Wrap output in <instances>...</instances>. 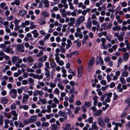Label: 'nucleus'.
<instances>
[{"label":"nucleus","instance_id":"09e8293b","mask_svg":"<svg viewBox=\"0 0 130 130\" xmlns=\"http://www.w3.org/2000/svg\"><path fill=\"white\" fill-rule=\"evenodd\" d=\"M43 54V52L42 51H40L39 53L36 55V57H40Z\"/></svg>","mask_w":130,"mask_h":130},{"label":"nucleus","instance_id":"bf43d9fd","mask_svg":"<svg viewBox=\"0 0 130 130\" xmlns=\"http://www.w3.org/2000/svg\"><path fill=\"white\" fill-rule=\"evenodd\" d=\"M26 71L28 72H35L34 70L29 67L27 68H26Z\"/></svg>","mask_w":130,"mask_h":130},{"label":"nucleus","instance_id":"13d9d810","mask_svg":"<svg viewBox=\"0 0 130 130\" xmlns=\"http://www.w3.org/2000/svg\"><path fill=\"white\" fill-rule=\"evenodd\" d=\"M50 124L48 122H43L42 123V127L48 126Z\"/></svg>","mask_w":130,"mask_h":130},{"label":"nucleus","instance_id":"f257e3e1","mask_svg":"<svg viewBox=\"0 0 130 130\" xmlns=\"http://www.w3.org/2000/svg\"><path fill=\"white\" fill-rule=\"evenodd\" d=\"M85 17L81 15L77 19L76 21L75 25L76 27H79L81 23L85 21Z\"/></svg>","mask_w":130,"mask_h":130},{"label":"nucleus","instance_id":"f03ea898","mask_svg":"<svg viewBox=\"0 0 130 130\" xmlns=\"http://www.w3.org/2000/svg\"><path fill=\"white\" fill-rule=\"evenodd\" d=\"M11 61L12 63L15 64L17 63L18 64L22 63V59L20 58L19 56H13L12 57Z\"/></svg>","mask_w":130,"mask_h":130},{"label":"nucleus","instance_id":"aec40b11","mask_svg":"<svg viewBox=\"0 0 130 130\" xmlns=\"http://www.w3.org/2000/svg\"><path fill=\"white\" fill-rule=\"evenodd\" d=\"M32 33L34 35V37L35 38H37L39 35L37 30H34L32 31Z\"/></svg>","mask_w":130,"mask_h":130},{"label":"nucleus","instance_id":"dca6fc26","mask_svg":"<svg viewBox=\"0 0 130 130\" xmlns=\"http://www.w3.org/2000/svg\"><path fill=\"white\" fill-rule=\"evenodd\" d=\"M129 55L128 52H125L123 55V58L125 61H127L128 59Z\"/></svg>","mask_w":130,"mask_h":130},{"label":"nucleus","instance_id":"5fc2aeb1","mask_svg":"<svg viewBox=\"0 0 130 130\" xmlns=\"http://www.w3.org/2000/svg\"><path fill=\"white\" fill-rule=\"evenodd\" d=\"M102 2L101 0H100L99 1V2H98L96 3L95 4V6L96 7H99L100 5H102Z\"/></svg>","mask_w":130,"mask_h":130},{"label":"nucleus","instance_id":"338daca9","mask_svg":"<svg viewBox=\"0 0 130 130\" xmlns=\"http://www.w3.org/2000/svg\"><path fill=\"white\" fill-rule=\"evenodd\" d=\"M49 85L50 87L52 88H54L56 86V85L53 83H50Z\"/></svg>","mask_w":130,"mask_h":130},{"label":"nucleus","instance_id":"69168bd1","mask_svg":"<svg viewBox=\"0 0 130 130\" xmlns=\"http://www.w3.org/2000/svg\"><path fill=\"white\" fill-rule=\"evenodd\" d=\"M120 3L122 7H126L127 5V3L124 2H120Z\"/></svg>","mask_w":130,"mask_h":130},{"label":"nucleus","instance_id":"7ed1b4c3","mask_svg":"<svg viewBox=\"0 0 130 130\" xmlns=\"http://www.w3.org/2000/svg\"><path fill=\"white\" fill-rule=\"evenodd\" d=\"M55 59L57 63L60 66H62L64 65V63L63 61L60 60V58L59 56V54L56 53L55 54Z\"/></svg>","mask_w":130,"mask_h":130},{"label":"nucleus","instance_id":"603ef678","mask_svg":"<svg viewBox=\"0 0 130 130\" xmlns=\"http://www.w3.org/2000/svg\"><path fill=\"white\" fill-rule=\"evenodd\" d=\"M45 66L44 69H50L51 68L49 66V64L48 62H46L45 63Z\"/></svg>","mask_w":130,"mask_h":130},{"label":"nucleus","instance_id":"a18cd8bd","mask_svg":"<svg viewBox=\"0 0 130 130\" xmlns=\"http://www.w3.org/2000/svg\"><path fill=\"white\" fill-rule=\"evenodd\" d=\"M50 66L52 68H54L56 66V63L55 62L53 61L50 64Z\"/></svg>","mask_w":130,"mask_h":130},{"label":"nucleus","instance_id":"c85d7f7f","mask_svg":"<svg viewBox=\"0 0 130 130\" xmlns=\"http://www.w3.org/2000/svg\"><path fill=\"white\" fill-rule=\"evenodd\" d=\"M26 11L24 10H21L19 11V15L21 16H24L26 14Z\"/></svg>","mask_w":130,"mask_h":130},{"label":"nucleus","instance_id":"79ce46f5","mask_svg":"<svg viewBox=\"0 0 130 130\" xmlns=\"http://www.w3.org/2000/svg\"><path fill=\"white\" fill-rule=\"evenodd\" d=\"M7 100L5 97H3L2 99V102L4 104H6L7 103Z\"/></svg>","mask_w":130,"mask_h":130},{"label":"nucleus","instance_id":"49530a36","mask_svg":"<svg viewBox=\"0 0 130 130\" xmlns=\"http://www.w3.org/2000/svg\"><path fill=\"white\" fill-rule=\"evenodd\" d=\"M47 112L48 113H50L51 112V109L52 108V107H51V105H47Z\"/></svg>","mask_w":130,"mask_h":130},{"label":"nucleus","instance_id":"ea45409f","mask_svg":"<svg viewBox=\"0 0 130 130\" xmlns=\"http://www.w3.org/2000/svg\"><path fill=\"white\" fill-rule=\"evenodd\" d=\"M28 81L29 84H31L33 85L34 84V80L31 78H29L28 79Z\"/></svg>","mask_w":130,"mask_h":130},{"label":"nucleus","instance_id":"052dcab7","mask_svg":"<svg viewBox=\"0 0 130 130\" xmlns=\"http://www.w3.org/2000/svg\"><path fill=\"white\" fill-rule=\"evenodd\" d=\"M60 52L61 53H65L66 52V50L64 48V47L60 46Z\"/></svg>","mask_w":130,"mask_h":130},{"label":"nucleus","instance_id":"473e14b6","mask_svg":"<svg viewBox=\"0 0 130 130\" xmlns=\"http://www.w3.org/2000/svg\"><path fill=\"white\" fill-rule=\"evenodd\" d=\"M19 107L20 109L23 108V109L25 110H27L29 108L26 105H20Z\"/></svg>","mask_w":130,"mask_h":130},{"label":"nucleus","instance_id":"a878e982","mask_svg":"<svg viewBox=\"0 0 130 130\" xmlns=\"http://www.w3.org/2000/svg\"><path fill=\"white\" fill-rule=\"evenodd\" d=\"M20 4V1L19 0H15L14 2H12L11 3V4L13 6L15 5L17 6H19Z\"/></svg>","mask_w":130,"mask_h":130},{"label":"nucleus","instance_id":"0eeeda50","mask_svg":"<svg viewBox=\"0 0 130 130\" xmlns=\"http://www.w3.org/2000/svg\"><path fill=\"white\" fill-rule=\"evenodd\" d=\"M112 124L113 125H115V126L114 128V130H118V127L119 126L121 127L122 126V124L121 123H116L115 121H113L112 122Z\"/></svg>","mask_w":130,"mask_h":130},{"label":"nucleus","instance_id":"5701e85b","mask_svg":"<svg viewBox=\"0 0 130 130\" xmlns=\"http://www.w3.org/2000/svg\"><path fill=\"white\" fill-rule=\"evenodd\" d=\"M15 66L18 68H19L20 67L21 68H26V65L24 63H22L21 65H20V64L17 63V64H15Z\"/></svg>","mask_w":130,"mask_h":130},{"label":"nucleus","instance_id":"4468645a","mask_svg":"<svg viewBox=\"0 0 130 130\" xmlns=\"http://www.w3.org/2000/svg\"><path fill=\"white\" fill-rule=\"evenodd\" d=\"M72 0H68V5L69 6L70 9L71 10H73L74 9L75 7L73 4L72 3Z\"/></svg>","mask_w":130,"mask_h":130},{"label":"nucleus","instance_id":"e433bc0d","mask_svg":"<svg viewBox=\"0 0 130 130\" xmlns=\"http://www.w3.org/2000/svg\"><path fill=\"white\" fill-rule=\"evenodd\" d=\"M86 27L88 29H90L92 26V23L90 21H88L86 24Z\"/></svg>","mask_w":130,"mask_h":130},{"label":"nucleus","instance_id":"2f4dec72","mask_svg":"<svg viewBox=\"0 0 130 130\" xmlns=\"http://www.w3.org/2000/svg\"><path fill=\"white\" fill-rule=\"evenodd\" d=\"M128 75V73L126 70L123 71L122 73V76L123 77H127Z\"/></svg>","mask_w":130,"mask_h":130},{"label":"nucleus","instance_id":"de8ad7c7","mask_svg":"<svg viewBox=\"0 0 130 130\" xmlns=\"http://www.w3.org/2000/svg\"><path fill=\"white\" fill-rule=\"evenodd\" d=\"M57 86L61 90H63L64 89V86L61 83H59L58 84Z\"/></svg>","mask_w":130,"mask_h":130},{"label":"nucleus","instance_id":"4be33fe9","mask_svg":"<svg viewBox=\"0 0 130 130\" xmlns=\"http://www.w3.org/2000/svg\"><path fill=\"white\" fill-rule=\"evenodd\" d=\"M30 24L29 22L28 21H26L22 23L21 26L22 27H25L26 25H28Z\"/></svg>","mask_w":130,"mask_h":130},{"label":"nucleus","instance_id":"20e7f679","mask_svg":"<svg viewBox=\"0 0 130 130\" xmlns=\"http://www.w3.org/2000/svg\"><path fill=\"white\" fill-rule=\"evenodd\" d=\"M9 94L12 98L15 99L17 95V90L14 89H12L10 90Z\"/></svg>","mask_w":130,"mask_h":130},{"label":"nucleus","instance_id":"c9c22d12","mask_svg":"<svg viewBox=\"0 0 130 130\" xmlns=\"http://www.w3.org/2000/svg\"><path fill=\"white\" fill-rule=\"evenodd\" d=\"M121 27L120 26H116L112 27V29L114 31L119 30H121Z\"/></svg>","mask_w":130,"mask_h":130},{"label":"nucleus","instance_id":"6e6d98bb","mask_svg":"<svg viewBox=\"0 0 130 130\" xmlns=\"http://www.w3.org/2000/svg\"><path fill=\"white\" fill-rule=\"evenodd\" d=\"M84 105L86 107H90L92 105V104L90 102H85Z\"/></svg>","mask_w":130,"mask_h":130},{"label":"nucleus","instance_id":"f8f14e48","mask_svg":"<svg viewBox=\"0 0 130 130\" xmlns=\"http://www.w3.org/2000/svg\"><path fill=\"white\" fill-rule=\"evenodd\" d=\"M61 72L62 73V76L63 77L65 78L67 76V74H66L67 71L65 69L64 67H62L61 68Z\"/></svg>","mask_w":130,"mask_h":130},{"label":"nucleus","instance_id":"a211bd4d","mask_svg":"<svg viewBox=\"0 0 130 130\" xmlns=\"http://www.w3.org/2000/svg\"><path fill=\"white\" fill-rule=\"evenodd\" d=\"M83 68L82 67H80L78 69V77H80L82 75Z\"/></svg>","mask_w":130,"mask_h":130},{"label":"nucleus","instance_id":"b1692460","mask_svg":"<svg viewBox=\"0 0 130 130\" xmlns=\"http://www.w3.org/2000/svg\"><path fill=\"white\" fill-rule=\"evenodd\" d=\"M102 110H98L96 112L94 113L93 115L95 116H100L101 115V114L102 112Z\"/></svg>","mask_w":130,"mask_h":130},{"label":"nucleus","instance_id":"864d4df0","mask_svg":"<svg viewBox=\"0 0 130 130\" xmlns=\"http://www.w3.org/2000/svg\"><path fill=\"white\" fill-rule=\"evenodd\" d=\"M54 92L55 94L58 95H59L60 93L59 90L57 88H56L55 89Z\"/></svg>","mask_w":130,"mask_h":130},{"label":"nucleus","instance_id":"1a4fd4ad","mask_svg":"<svg viewBox=\"0 0 130 130\" xmlns=\"http://www.w3.org/2000/svg\"><path fill=\"white\" fill-rule=\"evenodd\" d=\"M100 63V65L103 64L104 63V61L103 59L100 57H97L96 59V64L98 65L99 64V63Z\"/></svg>","mask_w":130,"mask_h":130},{"label":"nucleus","instance_id":"393cba45","mask_svg":"<svg viewBox=\"0 0 130 130\" xmlns=\"http://www.w3.org/2000/svg\"><path fill=\"white\" fill-rule=\"evenodd\" d=\"M45 71V74L46 78L49 77L50 76V71L49 69H44Z\"/></svg>","mask_w":130,"mask_h":130},{"label":"nucleus","instance_id":"72a5a7b5","mask_svg":"<svg viewBox=\"0 0 130 130\" xmlns=\"http://www.w3.org/2000/svg\"><path fill=\"white\" fill-rule=\"evenodd\" d=\"M51 130H57V126L55 124H52L51 125Z\"/></svg>","mask_w":130,"mask_h":130},{"label":"nucleus","instance_id":"e2e57ef3","mask_svg":"<svg viewBox=\"0 0 130 130\" xmlns=\"http://www.w3.org/2000/svg\"><path fill=\"white\" fill-rule=\"evenodd\" d=\"M20 21V20H18L16 19H15L14 22L15 25H19V23Z\"/></svg>","mask_w":130,"mask_h":130},{"label":"nucleus","instance_id":"bb28decb","mask_svg":"<svg viewBox=\"0 0 130 130\" xmlns=\"http://www.w3.org/2000/svg\"><path fill=\"white\" fill-rule=\"evenodd\" d=\"M106 24L105 23H103L101 25V28H100L99 31H102L103 30H105L107 29V27H106Z\"/></svg>","mask_w":130,"mask_h":130},{"label":"nucleus","instance_id":"4d7b16f0","mask_svg":"<svg viewBox=\"0 0 130 130\" xmlns=\"http://www.w3.org/2000/svg\"><path fill=\"white\" fill-rule=\"evenodd\" d=\"M23 123L25 125H27L29 123H31L29 119H28L27 120H24V121Z\"/></svg>","mask_w":130,"mask_h":130},{"label":"nucleus","instance_id":"58836bf2","mask_svg":"<svg viewBox=\"0 0 130 130\" xmlns=\"http://www.w3.org/2000/svg\"><path fill=\"white\" fill-rule=\"evenodd\" d=\"M121 85L120 84H119L117 87V91L119 92H122L123 91L122 88H121Z\"/></svg>","mask_w":130,"mask_h":130},{"label":"nucleus","instance_id":"412c9836","mask_svg":"<svg viewBox=\"0 0 130 130\" xmlns=\"http://www.w3.org/2000/svg\"><path fill=\"white\" fill-rule=\"evenodd\" d=\"M29 98V96L28 95L24 94V95L23 97L22 101L23 102L25 103L27 101L28 99Z\"/></svg>","mask_w":130,"mask_h":130},{"label":"nucleus","instance_id":"9b49d317","mask_svg":"<svg viewBox=\"0 0 130 130\" xmlns=\"http://www.w3.org/2000/svg\"><path fill=\"white\" fill-rule=\"evenodd\" d=\"M72 45V42L71 40L69 39H68L67 40V44H66V49L68 50L71 47Z\"/></svg>","mask_w":130,"mask_h":130},{"label":"nucleus","instance_id":"774afa93","mask_svg":"<svg viewBox=\"0 0 130 130\" xmlns=\"http://www.w3.org/2000/svg\"><path fill=\"white\" fill-rule=\"evenodd\" d=\"M117 39L120 42H122L123 41L124 39V37L122 36L119 35L117 38Z\"/></svg>","mask_w":130,"mask_h":130},{"label":"nucleus","instance_id":"cd10ccee","mask_svg":"<svg viewBox=\"0 0 130 130\" xmlns=\"http://www.w3.org/2000/svg\"><path fill=\"white\" fill-rule=\"evenodd\" d=\"M74 36L76 37H79V38L81 39L83 38V35L82 34H80L77 32H75L74 34Z\"/></svg>","mask_w":130,"mask_h":130},{"label":"nucleus","instance_id":"680f3d73","mask_svg":"<svg viewBox=\"0 0 130 130\" xmlns=\"http://www.w3.org/2000/svg\"><path fill=\"white\" fill-rule=\"evenodd\" d=\"M53 116V115L52 114H50L49 115H47L46 116V118L47 119H50L51 117Z\"/></svg>","mask_w":130,"mask_h":130},{"label":"nucleus","instance_id":"9d476101","mask_svg":"<svg viewBox=\"0 0 130 130\" xmlns=\"http://www.w3.org/2000/svg\"><path fill=\"white\" fill-rule=\"evenodd\" d=\"M17 50L19 51H20L21 52L23 53L24 51V46L23 44H19L17 46Z\"/></svg>","mask_w":130,"mask_h":130},{"label":"nucleus","instance_id":"3c124183","mask_svg":"<svg viewBox=\"0 0 130 130\" xmlns=\"http://www.w3.org/2000/svg\"><path fill=\"white\" fill-rule=\"evenodd\" d=\"M42 14L43 16L46 17H48L50 15V14L48 13L46 11H44L42 13Z\"/></svg>","mask_w":130,"mask_h":130},{"label":"nucleus","instance_id":"f704fd0d","mask_svg":"<svg viewBox=\"0 0 130 130\" xmlns=\"http://www.w3.org/2000/svg\"><path fill=\"white\" fill-rule=\"evenodd\" d=\"M92 127L94 129L97 130L98 129V128L96 122H94L92 125Z\"/></svg>","mask_w":130,"mask_h":130},{"label":"nucleus","instance_id":"c756f323","mask_svg":"<svg viewBox=\"0 0 130 130\" xmlns=\"http://www.w3.org/2000/svg\"><path fill=\"white\" fill-rule=\"evenodd\" d=\"M98 97L97 96H95L94 97L93 99L94 100L93 105L94 106H96L98 102Z\"/></svg>","mask_w":130,"mask_h":130},{"label":"nucleus","instance_id":"37998d69","mask_svg":"<svg viewBox=\"0 0 130 130\" xmlns=\"http://www.w3.org/2000/svg\"><path fill=\"white\" fill-rule=\"evenodd\" d=\"M5 54L2 51L0 52V60H3L4 57V55Z\"/></svg>","mask_w":130,"mask_h":130},{"label":"nucleus","instance_id":"ddd939ff","mask_svg":"<svg viewBox=\"0 0 130 130\" xmlns=\"http://www.w3.org/2000/svg\"><path fill=\"white\" fill-rule=\"evenodd\" d=\"M92 23L93 25L96 26L97 27V31H98L100 26V23L96 20H92Z\"/></svg>","mask_w":130,"mask_h":130},{"label":"nucleus","instance_id":"6ab92c4d","mask_svg":"<svg viewBox=\"0 0 130 130\" xmlns=\"http://www.w3.org/2000/svg\"><path fill=\"white\" fill-rule=\"evenodd\" d=\"M47 57L46 55L40 57L38 58V60L40 62H43V61H45L46 60Z\"/></svg>","mask_w":130,"mask_h":130},{"label":"nucleus","instance_id":"f3484780","mask_svg":"<svg viewBox=\"0 0 130 130\" xmlns=\"http://www.w3.org/2000/svg\"><path fill=\"white\" fill-rule=\"evenodd\" d=\"M95 61V58L94 57H93L92 59L89 61L88 66L91 67L93 66Z\"/></svg>","mask_w":130,"mask_h":130},{"label":"nucleus","instance_id":"8fccbe9b","mask_svg":"<svg viewBox=\"0 0 130 130\" xmlns=\"http://www.w3.org/2000/svg\"><path fill=\"white\" fill-rule=\"evenodd\" d=\"M53 101L55 103L58 104H59V100L56 97H54L53 99Z\"/></svg>","mask_w":130,"mask_h":130},{"label":"nucleus","instance_id":"4c0bfd02","mask_svg":"<svg viewBox=\"0 0 130 130\" xmlns=\"http://www.w3.org/2000/svg\"><path fill=\"white\" fill-rule=\"evenodd\" d=\"M27 60L28 62L29 63L32 62L34 61V58L30 56L27 57Z\"/></svg>","mask_w":130,"mask_h":130},{"label":"nucleus","instance_id":"a19ab883","mask_svg":"<svg viewBox=\"0 0 130 130\" xmlns=\"http://www.w3.org/2000/svg\"><path fill=\"white\" fill-rule=\"evenodd\" d=\"M54 2H51V5L52 6H54L55 5L58 4L59 2L58 0H53Z\"/></svg>","mask_w":130,"mask_h":130},{"label":"nucleus","instance_id":"c03bdc74","mask_svg":"<svg viewBox=\"0 0 130 130\" xmlns=\"http://www.w3.org/2000/svg\"><path fill=\"white\" fill-rule=\"evenodd\" d=\"M42 75H39V74H37L36 79H38L39 80L42 79L43 78V73H42Z\"/></svg>","mask_w":130,"mask_h":130},{"label":"nucleus","instance_id":"0e129e2a","mask_svg":"<svg viewBox=\"0 0 130 130\" xmlns=\"http://www.w3.org/2000/svg\"><path fill=\"white\" fill-rule=\"evenodd\" d=\"M51 36L50 34H48L47 35H45V37L44 38V40L45 41L49 39L50 37Z\"/></svg>","mask_w":130,"mask_h":130},{"label":"nucleus","instance_id":"6e6552de","mask_svg":"<svg viewBox=\"0 0 130 130\" xmlns=\"http://www.w3.org/2000/svg\"><path fill=\"white\" fill-rule=\"evenodd\" d=\"M38 118V116L36 115L31 116L29 119L31 123L36 122Z\"/></svg>","mask_w":130,"mask_h":130},{"label":"nucleus","instance_id":"2eb2a0df","mask_svg":"<svg viewBox=\"0 0 130 130\" xmlns=\"http://www.w3.org/2000/svg\"><path fill=\"white\" fill-rule=\"evenodd\" d=\"M58 113L60 115L59 116H62L64 117V119L66 120L67 119V115L65 112H62L60 111H59Z\"/></svg>","mask_w":130,"mask_h":130},{"label":"nucleus","instance_id":"423d86ee","mask_svg":"<svg viewBox=\"0 0 130 130\" xmlns=\"http://www.w3.org/2000/svg\"><path fill=\"white\" fill-rule=\"evenodd\" d=\"M97 121L98 124L101 127H103L105 125V122L102 117H99Z\"/></svg>","mask_w":130,"mask_h":130},{"label":"nucleus","instance_id":"39448f33","mask_svg":"<svg viewBox=\"0 0 130 130\" xmlns=\"http://www.w3.org/2000/svg\"><path fill=\"white\" fill-rule=\"evenodd\" d=\"M0 47L1 48H3L4 51L7 53H8L10 51L9 49L10 45H8L6 47V45L4 44H2L0 45Z\"/></svg>","mask_w":130,"mask_h":130},{"label":"nucleus","instance_id":"7c9ffc66","mask_svg":"<svg viewBox=\"0 0 130 130\" xmlns=\"http://www.w3.org/2000/svg\"><path fill=\"white\" fill-rule=\"evenodd\" d=\"M43 3L45 4L44 7L48 8L49 7V1L48 0H44L43 2Z\"/></svg>","mask_w":130,"mask_h":130}]
</instances>
